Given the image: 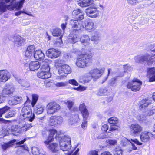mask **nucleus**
<instances>
[{"label": "nucleus", "instance_id": "49", "mask_svg": "<svg viewBox=\"0 0 155 155\" xmlns=\"http://www.w3.org/2000/svg\"><path fill=\"white\" fill-rule=\"evenodd\" d=\"M32 100L31 103L32 106L34 107L35 104H36L38 99V96L36 94H33L32 95Z\"/></svg>", "mask_w": 155, "mask_h": 155}, {"label": "nucleus", "instance_id": "29", "mask_svg": "<svg viewBox=\"0 0 155 155\" xmlns=\"http://www.w3.org/2000/svg\"><path fill=\"white\" fill-rule=\"evenodd\" d=\"M107 93L108 90L106 87H102L96 91L97 95L99 96L107 95Z\"/></svg>", "mask_w": 155, "mask_h": 155}, {"label": "nucleus", "instance_id": "7", "mask_svg": "<svg viewBox=\"0 0 155 155\" xmlns=\"http://www.w3.org/2000/svg\"><path fill=\"white\" fill-rule=\"evenodd\" d=\"M142 84V82L139 80L134 78L132 81L128 83L127 87L131 89L133 91H136L140 89Z\"/></svg>", "mask_w": 155, "mask_h": 155}, {"label": "nucleus", "instance_id": "43", "mask_svg": "<svg viewBox=\"0 0 155 155\" xmlns=\"http://www.w3.org/2000/svg\"><path fill=\"white\" fill-rule=\"evenodd\" d=\"M61 31L59 28H56L52 32V35L54 36H58L61 35Z\"/></svg>", "mask_w": 155, "mask_h": 155}, {"label": "nucleus", "instance_id": "23", "mask_svg": "<svg viewBox=\"0 0 155 155\" xmlns=\"http://www.w3.org/2000/svg\"><path fill=\"white\" fill-rule=\"evenodd\" d=\"M40 67V63L37 61L31 62L29 64V68L31 71L38 70Z\"/></svg>", "mask_w": 155, "mask_h": 155}, {"label": "nucleus", "instance_id": "45", "mask_svg": "<svg viewBox=\"0 0 155 155\" xmlns=\"http://www.w3.org/2000/svg\"><path fill=\"white\" fill-rule=\"evenodd\" d=\"M54 116L51 117L49 121V124L50 125L54 126L57 124L56 119Z\"/></svg>", "mask_w": 155, "mask_h": 155}, {"label": "nucleus", "instance_id": "20", "mask_svg": "<svg viewBox=\"0 0 155 155\" xmlns=\"http://www.w3.org/2000/svg\"><path fill=\"white\" fill-rule=\"evenodd\" d=\"M84 24L85 29L87 31L94 30L95 29L94 24L91 20L85 21H84Z\"/></svg>", "mask_w": 155, "mask_h": 155}, {"label": "nucleus", "instance_id": "47", "mask_svg": "<svg viewBox=\"0 0 155 155\" xmlns=\"http://www.w3.org/2000/svg\"><path fill=\"white\" fill-rule=\"evenodd\" d=\"M146 115L143 114H139L136 116V118L139 121L142 122L145 120Z\"/></svg>", "mask_w": 155, "mask_h": 155}, {"label": "nucleus", "instance_id": "38", "mask_svg": "<svg viewBox=\"0 0 155 155\" xmlns=\"http://www.w3.org/2000/svg\"><path fill=\"white\" fill-rule=\"evenodd\" d=\"M64 74H68L71 72V68L69 66L67 65H62Z\"/></svg>", "mask_w": 155, "mask_h": 155}, {"label": "nucleus", "instance_id": "21", "mask_svg": "<svg viewBox=\"0 0 155 155\" xmlns=\"http://www.w3.org/2000/svg\"><path fill=\"white\" fill-rule=\"evenodd\" d=\"M33 57L36 60H43L45 55L41 50H36L33 55Z\"/></svg>", "mask_w": 155, "mask_h": 155}, {"label": "nucleus", "instance_id": "42", "mask_svg": "<svg viewBox=\"0 0 155 155\" xmlns=\"http://www.w3.org/2000/svg\"><path fill=\"white\" fill-rule=\"evenodd\" d=\"M83 117V120H87L88 117L89 113L87 110L81 112Z\"/></svg>", "mask_w": 155, "mask_h": 155}, {"label": "nucleus", "instance_id": "13", "mask_svg": "<svg viewBox=\"0 0 155 155\" xmlns=\"http://www.w3.org/2000/svg\"><path fill=\"white\" fill-rule=\"evenodd\" d=\"M10 77V73L7 70H0V82H5L7 81Z\"/></svg>", "mask_w": 155, "mask_h": 155}, {"label": "nucleus", "instance_id": "27", "mask_svg": "<svg viewBox=\"0 0 155 155\" xmlns=\"http://www.w3.org/2000/svg\"><path fill=\"white\" fill-rule=\"evenodd\" d=\"M40 71L45 72L49 73L50 68L45 60L42 61L41 64L40 63Z\"/></svg>", "mask_w": 155, "mask_h": 155}, {"label": "nucleus", "instance_id": "14", "mask_svg": "<svg viewBox=\"0 0 155 155\" xmlns=\"http://www.w3.org/2000/svg\"><path fill=\"white\" fill-rule=\"evenodd\" d=\"M13 42L15 45L19 47L24 45L25 40L24 38L17 35L14 36Z\"/></svg>", "mask_w": 155, "mask_h": 155}, {"label": "nucleus", "instance_id": "8", "mask_svg": "<svg viewBox=\"0 0 155 155\" xmlns=\"http://www.w3.org/2000/svg\"><path fill=\"white\" fill-rule=\"evenodd\" d=\"M60 109V105L54 102L49 103L46 106L47 112L48 114H53L58 112Z\"/></svg>", "mask_w": 155, "mask_h": 155}, {"label": "nucleus", "instance_id": "16", "mask_svg": "<svg viewBox=\"0 0 155 155\" xmlns=\"http://www.w3.org/2000/svg\"><path fill=\"white\" fill-rule=\"evenodd\" d=\"M80 121L79 115L77 114L70 117L68 121V124L72 126H76Z\"/></svg>", "mask_w": 155, "mask_h": 155}, {"label": "nucleus", "instance_id": "61", "mask_svg": "<svg viewBox=\"0 0 155 155\" xmlns=\"http://www.w3.org/2000/svg\"><path fill=\"white\" fill-rule=\"evenodd\" d=\"M68 83L77 86L78 85V83L74 79H70L68 81Z\"/></svg>", "mask_w": 155, "mask_h": 155}, {"label": "nucleus", "instance_id": "15", "mask_svg": "<svg viewBox=\"0 0 155 155\" xmlns=\"http://www.w3.org/2000/svg\"><path fill=\"white\" fill-rule=\"evenodd\" d=\"M153 136L151 132H143L141 133L140 136L141 140L143 142H146L149 140Z\"/></svg>", "mask_w": 155, "mask_h": 155}, {"label": "nucleus", "instance_id": "40", "mask_svg": "<svg viewBox=\"0 0 155 155\" xmlns=\"http://www.w3.org/2000/svg\"><path fill=\"white\" fill-rule=\"evenodd\" d=\"M108 122L111 124H118V119L115 117H113L109 119Z\"/></svg>", "mask_w": 155, "mask_h": 155}, {"label": "nucleus", "instance_id": "60", "mask_svg": "<svg viewBox=\"0 0 155 155\" xmlns=\"http://www.w3.org/2000/svg\"><path fill=\"white\" fill-rule=\"evenodd\" d=\"M31 110V107L30 106H26L24 107L22 109V112H29L30 110Z\"/></svg>", "mask_w": 155, "mask_h": 155}, {"label": "nucleus", "instance_id": "1", "mask_svg": "<svg viewBox=\"0 0 155 155\" xmlns=\"http://www.w3.org/2000/svg\"><path fill=\"white\" fill-rule=\"evenodd\" d=\"M71 139L68 136H64L61 138L59 141V146L62 150V155H79V148H72L71 151L68 153H65L64 151L69 150L71 147Z\"/></svg>", "mask_w": 155, "mask_h": 155}, {"label": "nucleus", "instance_id": "22", "mask_svg": "<svg viewBox=\"0 0 155 155\" xmlns=\"http://www.w3.org/2000/svg\"><path fill=\"white\" fill-rule=\"evenodd\" d=\"M101 38V34L97 31L94 32V35H93L91 37V40L95 44H97L100 41Z\"/></svg>", "mask_w": 155, "mask_h": 155}, {"label": "nucleus", "instance_id": "31", "mask_svg": "<svg viewBox=\"0 0 155 155\" xmlns=\"http://www.w3.org/2000/svg\"><path fill=\"white\" fill-rule=\"evenodd\" d=\"M35 117V115L32 112L23 117L22 118L26 121L32 122Z\"/></svg>", "mask_w": 155, "mask_h": 155}, {"label": "nucleus", "instance_id": "59", "mask_svg": "<svg viewBox=\"0 0 155 155\" xmlns=\"http://www.w3.org/2000/svg\"><path fill=\"white\" fill-rule=\"evenodd\" d=\"M66 103L68 108L70 110H71V108L74 105V102L71 100H68L67 101Z\"/></svg>", "mask_w": 155, "mask_h": 155}, {"label": "nucleus", "instance_id": "17", "mask_svg": "<svg viewBox=\"0 0 155 155\" xmlns=\"http://www.w3.org/2000/svg\"><path fill=\"white\" fill-rule=\"evenodd\" d=\"M147 77L150 82L155 81V68H149L148 69Z\"/></svg>", "mask_w": 155, "mask_h": 155}, {"label": "nucleus", "instance_id": "25", "mask_svg": "<svg viewBox=\"0 0 155 155\" xmlns=\"http://www.w3.org/2000/svg\"><path fill=\"white\" fill-rule=\"evenodd\" d=\"M17 141L16 140L14 139L11 140L7 143H1V146L2 149L4 151L6 150L8 148L11 147L12 145L13 144V143Z\"/></svg>", "mask_w": 155, "mask_h": 155}, {"label": "nucleus", "instance_id": "11", "mask_svg": "<svg viewBox=\"0 0 155 155\" xmlns=\"http://www.w3.org/2000/svg\"><path fill=\"white\" fill-rule=\"evenodd\" d=\"M70 23L72 28L74 30L78 31L84 28L82 22L80 20H71Z\"/></svg>", "mask_w": 155, "mask_h": 155}, {"label": "nucleus", "instance_id": "12", "mask_svg": "<svg viewBox=\"0 0 155 155\" xmlns=\"http://www.w3.org/2000/svg\"><path fill=\"white\" fill-rule=\"evenodd\" d=\"M46 54L49 58H54L59 56L60 52L58 50L55 49H49L46 51Z\"/></svg>", "mask_w": 155, "mask_h": 155}, {"label": "nucleus", "instance_id": "2", "mask_svg": "<svg viewBox=\"0 0 155 155\" xmlns=\"http://www.w3.org/2000/svg\"><path fill=\"white\" fill-rule=\"evenodd\" d=\"M147 51L151 55L146 54L141 56L137 55L134 58L135 62L137 63H143L145 61L147 62L148 65H150L155 61L153 58L155 57V45L149 46Z\"/></svg>", "mask_w": 155, "mask_h": 155}, {"label": "nucleus", "instance_id": "26", "mask_svg": "<svg viewBox=\"0 0 155 155\" xmlns=\"http://www.w3.org/2000/svg\"><path fill=\"white\" fill-rule=\"evenodd\" d=\"M37 75L38 78L42 79L48 78L51 77L49 73L45 72L40 70L38 72Z\"/></svg>", "mask_w": 155, "mask_h": 155}, {"label": "nucleus", "instance_id": "53", "mask_svg": "<svg viewBox=\"0 0 155 155\" xmlns=\"http://www.w3.org/2000/svg\"><path fill=\"white\" fill-rule=\"evenodd\" d=\"M114 155H122V150L120 148H116L114 151Z\"/></svg>", "mask_w": 155, "mask_h": 155}, {"label": "nucleus", "instance_id": "58", "mask_svg": "<svg viewBox=\"0 0 155 155\" xmlns=\"http://www.w3.org/2000/svg\"><path fill=\"white\" fill-rule=\"evenodd\" d=\"M32 127L31 124H25L24 126H23L22 127V129L23 130V131H27L29 128H31Z\"/></svg>", "mask_w": 155, "mask_h": 155}, {"label": "nucleus", "instance_id": "5", "mask_svg": "<svg viewBox=\"0 0 155 155\" xmlns=\"http://www.w3.org/2000/svg\"><path fill=\"white\" fill-rule=\"evenodd\" d=\"M104 70V68L100 69L95 68L91 70L86 76L88 79H93L94 81L98 79L102 74Z\"/></svg>", "mask_w": 155, "mask_h": 155}, {"label": "nucleus", "instance_id": "39", "mask_svg": "<svg viewBox=\"0 0 155 155\" xmlns=\"http://www.w3.org/2000/svg\"><path fill=\"white\" fill-rule=\"evenodd\" d=\"M57 124L61 125L64 121L63 117L61 116L54 115Z\"/></svg>", "mask_w": 155, "mask_h": 155}, {"label": "nucleus", "instance_id": "6", "mask_svg": "<svg viewBox=\"0 0 155 155\" xmlns=\"http://www.w3.org/2000/svg\"><path fill=\"white\" fill-rule=\"evenodd\" d=\"M52 141L47 140L45 141L44 143L48 148L53 153H55L54 155H62V152L59 150L58 144L55 143H51Z\"/></svg>", "mask_w": 155, "mask_h": 155}, {"label": "nucleus", "instance_id": "54", "mask_svg": "<svg viewBox=\"0 0 155 155\" xmlns=\"http://www.w3.org/2000/svg\"><path fill=\"white\" fill-rule=\"evenodd\" d=\"M32 152L33 155H39V154L38 148L35 147H32Z\"/></svg>", "mask_w": 155, "mask_h": 155}, {"label": "nucleus", "instance_id": "51", "mask_svg": "<svg viewBox=\"0 0 155 155\" xmlns=\"http://www.w3.org/2000/svg\"><path fill=\"white\" fill-rule=\"evenodd\" d=\"M130 140H128L125 137H123L121 140L120 144L123 146H126L129 143Z\"/></svg>", "mask_w": 155, "mask_h": 155}, {"label": "nucleus", "instance_id": "28", "mask_svg": "<svg viewBox=\"0 0 155 155\" xmlns=\"http://www.w3.org/2000/svg\"><path fill=\"white\" fill-rule=\"evenodd\" d=\"M22 128H21L18 126H15V127H12L11 131L12 134L14 135H18L19 134L21 133L22 132Z\"/></svg>", "mask_w": 155, "mask_h": 155}, {"label": "nucleus", "instance_id": "62", "mask_svg": "<svg viewBox=\"0 0 155 155\" xmlns=\"http://www.w3.org/2000/svg\"><path fill=\"white\" fill-rule=\"evenodd\" d=\"M109 128L108 125L106 124L103 125L101 127V130L104 133L106 132Z\"/></svg>", "mask_w": 155, "mask_h": 155}, {"label": "nucleus", "instance_id": "63", "mask_svg": "<svg viewBox=\"0 0 155 155\" xmlns=\"http://www.w3.org/2000/svg\"><path fill=\"white\" fill-rule=\"evenodd\" d=\"M106 142L107 143L111 145H115L117 144V141L116 140H106Z\"/></svg>", "mask_w": 155, "mask_h": 155}, {"label": "nucleus", "instance_id": "46", "mask_svg": "<svg viewBox=\"0 0 155 155\" xmlns=\"http://www.w3.org/2000/svg\"><path fill=\"white\" fill-rule=\"evenodd\" d=\"M117 124H114L111 126L110 127L108 133H110V131H113L115 130H118L120 127Z\"/></svg>", "mask_w": 155, "mask_h": 155}, {"label": "nucleus", "instance_id": "44", "mask_svg": "<svg viewBox=\"0 0 155 155\" xmlns=\"http://www.w3.org/2000/svg\"><path fill=\"white\" fill-rule=\"evenodd\" d=\"M10 108V107L7 106H5L2 108H0V117H2L3 114L6 112Z\"/></svg>", "mask_w": 155, "mask_h": 155}, {"label": "nucleus", "instance_id": "34", "mask_svg": "<svg viewBox=\"0 0 155 155\" xmlns=\"http://www.w3.org/2000/svg\"><path fill=\"white\" fill-rule=\"evenodd\" d=\"M129 142H130L132 144V149L134 150H136L137 148L133 144V143L139 145H141L142 144V143H141L137 139H131L129 140Z\"/></svg>", "mask_w": 155, "mask_h": 155}, {"label": "nucleus", "instance_id": "35", "mask_svg": "<svg viewBox=\"0 0 155 155\" xmlns=\"http://www.w3.org/2000/svg\"><path fill=\"white\" fill-rule=\"evenodd\" d=\"M57 134V131L56 130L51 129L49 131V136L47 140H49V141H53V136Z\"/></svg>", "mask_w": 155, "mask_h": 155}, {"label": "nucleus", "instance_id": "37", "mask_svg": "<svg viewBox=\"0 0 155 155\" xmlns=\"http://www.w3.org/2000/svg\"><path fill=\"white\" fill-rule=\"evenodd\" d=\"M9 133L8 130L5 128L0 130V139L8 135Z\"/></svg>", "mask_w": 155, "mask_h": 155}, {"label": "nucleus", "instance_id": "48", "mask_svg": "<svg viewBox=\"0 0 155 155\" xmlns=\"http://www.w3.org/2000/svg\"><path fill=\"white\" fill-rule=\"evenodd\" d=\"M58 72L59 75H60V79H61V78H63L66 76V75H64V70L63 69L62 65L58 69Z\"/></svg>", "mask_w": 155, "mask_h": 155}, {"label": "nucleus", "instance_id": "55", "mask_svg": "<svg viewBox=\"0 0 155 155\" xmlns=\"http://www.w3.org/2000/svg\"><path fill=\"white\" fill-rule=\"evenodd\" d=\"M79 109L81 112L86 110H87L84 103H82L80 105Z\"/></svg>", "mask_w": 155, "mask_h": 155}, {"label": "nucleus", "instance_id": "10", "mask_svg": "<svg viewBox=\"0 0 155 155\" xmlns=\"http://www.w3.org/2000/svg\"><path fill=\"white\" fill-rule=\"evenodd\" d=\"M15 91L14 87L11 85H7L4 87L2 92V96H0L2 98V97H4V100L5 97H8L9 95L12 94Z\"/></svg>", "mask_w": 155, "mask_h": 155}, {"label": "nucleus", "instance_id": "64", "mask_svg": "<svg viewBox=\"0 0 155 155\" xmlns=\"http://www.w3.org/2000/svg\"><path fill=\"white\" fill-rule=\"evenodd\" d=\"M83 121L81 124V127L83 129H86L87 126V120H83Z\"/></svg>", "mask_w": 155, "mask_h": 155}, {"label": "nucleus", "instance_id": "24", "mask_svg": "<svg viewBox=\"0 0 155 155\" xmlns=\"http://www.w3.org/2000/svg\"><path fill=\"white\" fill-rule=\"evenodd\" d=\"M72 15L77 18L80 20H82L84 18V13L83 12L79 9L75 10L72 12Z\"/></svg>", "mask_w": 155, "mask_h": 155}, {"label": "nucleus", "instance_id": "19", "mask_svg": "<svg viewBox=\"0 0 155 155\" xmlns=\"http://www.w3.org/2000/svg\"><path fill=\"white\" fill-rule=\"evenodd\" d=\"M35 48L34 45H31L28 46L25 52L26 56L30 57L33 55L35 51Z\"/></svg>", "mask_w": 155, "mask_h": 155}, {"label": "nucleus", "instance_id": "52", "mask_svg": "<svg viewBox=\"0 0 155 155\" xmlns=\"http://www.w3.org/2000/svg\"><path fill=\"white\" fill-rule=\"evenodd\" d=\"M67 83L66 82H59L55 84V85L58 87H65L67 85Z\"/></svg>", "mask_w": 155, "mask_h": 155}, {"label": "nucleus", "instance_id": "50", "mask_svg": "<svg viewBox=\"0 0 155 155\" xmlns=\"http://www.w3.org/2000/svg\"><path fill=\"white\" fill-rule=\"evenodd\" d=\"M128 3L132 6H134L139 4L140 2L138 0H127Z\"/></svg>", "mask_w": 155, "mask_h": 155}, {"label": "nucleus", "instance_id": "9", "mask_svg": "<svg viewBox=\"0 0 155 155\" xmlns=\"http://www.w3.org/2000/svg\"><path fill=\"white\" fill-rule=\"evenodd\" d=\"M129 127L131 134L134 136L138 135L143 130V127L137 123L132 124Z\"/></svg>", "mask_w": 155, "mask_h": 155}, {"label": "nucleus", "instance_id": "30", "mask_svg": "<svg viewBox=\"0 0 155 155\" xmlns=\"http://www.w3.org/2000/svg\"><path fill=\"white\" fill-rule=\"evenodd\" d=\"M151 103V101L150 99L147 98L142 100L141 102L140 107L141 108H143L147 107L149 104Z\"/></svg>", "mask_w": 155, "mask_h": 155}, {"label": "nucleus", "instance_id": "56", "mask_svg": "<svg viewBox=\"0 0 155 155\" xmlns=\"http://www.w3.org/2000/svg\"><path fill=\"white\" fill-rule=\"evenodd\" d=\"M109 136L107 134H105L104 132L101 133L97 137L98 139H103L109 137Z\"/></svg>", "mask_w": 155, "mask_h": 155}, {"label": "nucleus", "instance_id": "36", "mask_svg": "<svg viewBox=\"0 0 155 155\" xmlns=\"http://www.w3.org/2000/svg\"><path fill=\"white\" fill-rule=\"evenodd\" d=\"M43 107L40 105H37L34 110L35 112L38 114H41L43 112Z\"/></svg>", "mask_w": 155, "mask_h": 155}, {"label": "nucleus", "instance_id": "4", "mask_svg": "<svg viewBox=\"0 0 155 155\" xmlns=\"http://www.w3.org/2000/svg\"><path fill=\"white\" fill-rule=\"evenodd\" d=\"M104 7L103 5H100L98 6H93L87 9L86 12L87 15L91 17L96 18L99 15V12L103 10Z\"/></svg>", "mask_w": 155, "mask_h": 155}, {"label": "nucleus", "instance_id": "18", "mask_svg": "<svg viewBox=\"0 0 155 155\" xmlns=\"http://www.w3.org/2000/svg\"><path fill=\"white\" fill-rule=\"evenodd\" d=\"M22 101V98L19 96L13 97L11 100L8 101V103L10 105H16L20 103Z\"/></svg>", "mask_w": 155, "mask_h": 155}, {"label": "nucleus", "instance_id": "33", "mask_svg": "<svg viewBox=\"0 0 155 155\" xmlns=\"http://www.w3.org/2000/svg\"><path fill=\"white\" fill-rule=\"evenodd\" d=\"M80 40L82 43H83L84 45H86L89 43L90 38L87 35H84L81 37Z\"/></svg>", "mask_w": 155, "mask_h": 155}, {"label": "nucleus", "instance_id": "57", "mask_svg": "<svg viewBox=\"0 0 155 155\" xmlns=\"http://www.w3.org/2000/svg\"><path fill=\"white\" fill-rule=\"evenodd\" d=\"M15 114V111L13 110H11L9 111L7 115H5V117L6 118H8L14 116Z\"/></svg>", "mask_w": 155, "mask_h": 155}, {"label": "nucleus", "instance_id": "41", "mask_svg": "<svg viewBox=\"0 0 155 155\" xmlns=\"http://www.w3.org/2000/svg\"><path fill=\"white\" fill-rule=\"evenodd\" d=\"M155 114V107H153L151 109L148 110L145 112L146 116H151Z\"/></svg>", "mask_w": 155, "mask_h": 155}, {"label": "nucleus", "instance_id": "32", "mask_svg": "<svg viewBox=\"0 0 155 155\" xmlns=\"http://www.w3.org/2000/svg\"><path fill=\"white\" fill-rule=\"evenodd\" d=\"M80 40V38L77 35H74L73 36H70L68 38V41L72 43H74Z\"/></svg>", "mask_w": 155, "mask_h": 155}, {"label": "nucleus", "instance_id": "3", "mask_svg": "<svg viewBox=\"0 0 155 155\" xmlns=\"http://www.w3.org/2000/svg\"><path fill=\"white\" fill-rule=\"evenodd\" d=\"M92 56L87 54H82L78 58L76 62V65L81 68H84L91 63Z\"/></svg>", "mask_w": 155, "mask_h": 155}]
</instances>
